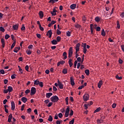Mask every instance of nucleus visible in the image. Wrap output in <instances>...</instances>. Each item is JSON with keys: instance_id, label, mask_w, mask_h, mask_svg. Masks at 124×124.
Instances as JSON below:
<instances>
[{"instance_id": "obj_1", "label": "nucleus", "mask_w": 124, "mask_h": 124, "mask_svg": "<svg viewBox=\"0 0 124 124\" xmlns=\"http://www.w3.org/2000/svg\"><path fill=\"white\" fill-rule=\"evenodd\" d=\"M59 99V97L57 95H54L50 98V100L52 102H58Z\"/></svg>"}, {"instance_id": "obj_2", "label": "nucleus", "mask_w": 124, "mask_h": 124, "mask_svg": "<svg viewBox=\"0 0 124 124\" xmlns=\"http://www.w3.org/2000/svg\"><path fill=\"white\" fill-rule=\"evenodd\" d=\"M81 46L83 47V52L84 54L87 53V43H82Z\"/></svg>"}, {"instance_id": "obj_3", "label": "nucleus", "mask_w": 124, "mask_h": 124, "mask_svg": "<svg viewBox=\"0 0 124 124\" xmlns=\"http://www.w3.org/2000/svg\"><path fill=\"white\" fill-rule=\"evenodd\" d=\"M31 95H34V94H35V93H36V88L34 87H31Z\"/></svg>"}, {"instance_id": "obj_4", "label": "nucleus", "mask_w": 124, "mask_h": 124, "mask_svg": "<svg viewBox=\"0 0 124 124\" xmlns=\"http://www.w3.org/2000/svg\"><path fill=\"white\" fill-rule=\"evenodd\" d=\"M73 54V48L72 47H70L68 52V58H71L72 57V55Z\"/></svg>"}, {"instance_id": "obj_5", "label": "nucleus", "mask_w": 124, "mask_h": 124, "mask_svg": "<svg viewBox=\"0 0 124 124\" xmlns=\"http://www.w3.org/2000/svg\"><path fill=\"white\" fill-rule=\"evenodd\" d=\"M84 101H88L90 98V95L88 94H85L83 96Z\"/></svg>"}, {"instance_id": "obj_6", "label": "nucleus", "mask_w": 124, "mask_h": 124, "mask_svg": "<svg viewBox=\"0 0 124 124\" xmlns=\"http://www.w3.org/2000/svg\"><path fill=\"white\" fill-rule=\"evenodd\" d=\"M69 111H70V108L69 107H68L66 109V112L65 113V117L66 118H67L69 116Z\"/></svg>"}, {"instance_id": "obj_7", "label": "nucleus", "mask_w": 124, "mask_h": 124, "mask_svg": "<svg viewBox=\"0 0 124 124\" xmlns=\"http://www.w3.org/2000/svg\"><path fill=\"white\" fill-rule=\"evenodd\" d=\"M70 83L72 86H74V85H75V82H74V78H73V77H71L70 78Z\"/></svg>"}, {"instance_id": "obj_8", "label": "nucleus", "mask_w": 124, "mask_h": 124, "mask_svg": "<svg viewBox=\"0 0 124 124\" xmlns=\"http://www.w3.org/2000/svg\"><path fill=\"white\" fill-rule=\"evenodd\" d=\"M52 30H50L49 31H48L46 33V35H49V38H51V37H52Z\"/></svg>"}, {"instance_id": "obj_9", "label": "nucleus", "mask_w": 124, "mask_h": 124, "mask_svg": "<svg viewBox=\"0 0 124 124\" xmlns=\"http://www.w3.org/2000/svg\"><path fill=\"white\" fill-rule=\"evenodd\" d=\"M13 29H14V31H17V30L19 29V24H15L13 25Z\"/></svg>"}, {"instance_id": "obj_10", "label": "nucleus", "mask_w": 124, "mask_h": 124, "mask_svg": "<svg viewBox=\"0 0 124 124\" xmlns=\"http://www.w3.org/2000/svg\"><path fill=\"white\" fill-rule=\"evenodd\" d=\"M11 110H15V103L11 102Z\"/></svg>"}, {"instance_id": "obj_11", "label": "nucleus", "mask_w": 124, "mask_h": 124, "mask_svg": "<svg viewBox=\"0 0 124 124\" xmlns=\"http://www.w3.org/2000/svg\"><path fill=\"white\" fill-rule=\"evenodd\" d=\"M12 114H10L9 116H8V123H11V121L12 120Z\"/></svg>"}, {"instance_id": "obj_12", "label": "nucleus", "mask_w": 124, "mask_h": 124, "mask_svg": "<svg viewBox=\"0 0 124 124\" xmlns=\"http://www.w3.org/2000/svg\"><path fill=\"white\" fill-rule=\"evenodd\" d=\"M52 95H53V93H46V97H47V98H50V97H51Z\"/></svg>"}, {"instance_id": "obj_13", "label": "nucleus", "mask_w": 124, "mask_h": 124, "mask_svg": "<svg viewBox=\"0 0 124 124\" xmlns=\"http://www.w3.org/2000/svg\"><path fill=\"white\" fill-rule=\"evenodd\" d=\"M21 101H22V102H23L24 103H26V102H27V101H28V99L27 98H26L25 97H23L21 98Z\"/></svg>"}, {"instance_id": "obj_14", "label": "nucleus", "mask_w": 124, "mask_h": 124, "mask_svg": "<svg viewBox=\"0 0 124 124\" xmlns=\"http://www.w3.org/2000/svg\"><path fill=\"white\" fill-rule=\"evenodd\" d=\"M68 63L70 67H71L72 65H73V63H72V59H70L68 61Z\"/></svg>"}, {"instance_id": "obj_15", "label": "nucleus", "mask_w": 124, "mask_h": 124, "mask_svg": "<svg viewBox=\"0 0 124 124\" xmlns=\"http://www.w3.org/2000/svg\"><path fill=\"white\" fill-rule=\"evenodd\" d=\"M103 84V83H102V80H100L98 83V88H99V89H100V88H101V86H102Z\"/></svg>"}, {"instance_id": "obj_16", "label": "nucleus", "mask_w": 124, "mask_h": 124, "mask_svg": "<svg viewBox=\"0 0 124 124\" xmlns=\"http://www.w3.org/2000/svg\"><path fill=\"white\" fill-rule=\"evenodd\" d=\"M51 43L53 45H57V44H58V41L57 40H53L51 41Z\"/></svg>"}, {"instance_id": "obj_17", "label": "nucleus", "mask_w": 124, "mask_h": 124, "mask_svg": "<svg viewBox=\"0 0 124 124\" xmlns=\"http://www.w3.org/2000/svg\"><path fill=\"white\" fill-rule=\"evenodd\" d=\"M70 8L72 10L75 9V8H76V4H72L71 5Z\"/></svg>"}, {"instance_id": "obj_18", "label": "nucleus", "mask_w": 124, "mask_h": 124, "mask_svg": "<svg viewBox=\"0 0 124 124\" xmlns=\"http://www.w3.org/2000/svg\"><path fill=\"white\" fill-rule=\"evenodd\" d=\"M63 57H64V60H66V59H67V53L66 52H64L63 53Z\"/></svg>"}, {"instance_id": "obj_19", "label": "nucleus", "mask_w": 124, "mask_h": 124, "mask_svg": "<svg viewBox=\"0 0 124 124\" xmlns=\"http://www.w3.org/2000/svg\"><path fill=\"white\" fill-rule=\"evenodd\" d=\"M7 90L9 93H11V92H12V91H13V88H12V87H11V86H9V87H8Z\"/></svg>"}, {"instance_id": "obj_20", "label": "nucleus", "mask_w": 124, "mask_h": 124, "mask_svg": "<svg viewBox=\"0 0 124 124\" xmlns=\"http://www.w3.org/2000/svg\"><path fill=\"white\" fill-rule=\"evenodd\" d=\"M15 45H16V41H15L12 44L11 46V49L12 50L13 48L15 46Z\"/></svg>"}, {"instance_id": "obj_21", "label": "nucleus", "mask_w": 124, "mask_h": 124, "mask_svg": "<svg viewBox=\"0 0 124 124\" xmlns=\"http://www.w3.org/2000/svg\"><path fill=\"white\" fill-rule=\"evenodd\" d=\"M58 86H59V88L61 89V90H62V89H63V84H62V83H59Z\"/></svg>"}, {"instance_id": "obj_22", "label": "nucleus", "mask_w": 124, "mask_h": 124, "mask_svg": "<svg viewBox=\"0 0 124 124\" xmlns=\"http://www.w3.org/2000/svg\"><path fill=\"white\" fill-rule=\"evenodd\" d=\"M62 73H63V74H67V69L66 68H64L62 70Z\"/></svg>"}, {"instance_id": "obj_23", "label": "nucleus", "mask_w": 124, "mask_h": 124, "mask_svg": "<svg viewBox=\"0 0 124 124\" xmlns=\"http://www.w3.org/2000/svg\"><path fill=\"white\" fill-rule=\"evenodd\" d=\"M47 120L49 122H53V117H52V116L49 115Z\"/></svg>"}, {"instance_id": "obj_24", "label": "nucleus", "mask_w": 124, "mask_h": 124, "mask_svg": "<svg viewBox=\"0 0 124 124\" xmlns=\"http://www.w3.org/2000/svg\"><path fill=\"white\" fill-rule=\"evenodd\" d=\"M97 124H101V123H103V120H102V119H101L100 120L97 119Z\"/></svg>"}, {"instance_id": "obj_25", "label": "nucleus", "mask_w": 124, "mask_h": 124, "mask_svg": "<svg viewBox=\"0 0 124 124\" xmlns=\"http://www.w3.org/2000/svg\"><path fill=\"white\" fill-rule=\"evenodd\" d=\"M43 12L40 11L39 12V16L40 18H43Z\"/></svg>"}, {"instance_id": "obj_26", "label": "nucleus", "mask_w": 124, "mask_h": 124, "mask_svg": "<svg viewBox=\"0 0 124 124\" xmlns=\"http://www.w3.org/2000/svg\"><path fill=\"white\" fill-rule=\"evenodd\" d=\"M101 35H102V36H105L106 35V33H105V31H104V29H103L102 30Z\"/></svg>"}, {"instance_id": "obj_27", "label": "nucleus", "mask_w": 124, "mask_h": 124, "mask_svg": "<svg viewBox=\"0 0 124 124\" xmlns=\"http://www.w3.org/2000/svg\"><path fill=\"white\" fill-rule=\"evenodd\" d=\"M85 73L86 75H90V70L89 69L85 70Z\"/></svg>"}, {"instance_id": "obj_28", "label": "nucleus", "mask_w": 124, "mask_h": 124, "mask_svg": "<svg viewBox=\"0 0 124 124\" xmlns=\"http://www.w3.org/2000/svg\"><path fill=\"white\" fill-rule=\"evenodd\" d=\"M100 110H101V108H100V107H99L94 111V113H97V112H99Z\"/></svg>"}, {"instance_id": "obj_29", "label": "nucleus", "mask_w": 124, "mask_h": 124, "mask_svg": "<svg viewBox=\"0 0 124 124\" xmlns=\"http://www.w3.org/2000/svg\"><path fill=\"white\" fill-rule=\"evenodd\" d=\"M39 80H36L34 81V85H39Z\"/></svg>"}, {"instance_id": "obj_30", "label": "nucleus", "mask_w": 124, "mask_h": 124, "mask_svg": "<svg viewBox=\"0 0 124 124\" xmlns=\"http://www.w3.org/2000/svg\"><path fill=\"white\" fill-rule=\"evenodd\" d=\"M0 31H2V32H4L5 31V30L2 27H0Z\"/></svg>"}, {"instance_id": "obj_31", "label": "nucleus", "mask_w": 124, "mask_h": 124, "mask_svg": "<svg viewBox=\"0 0 124 124\" xmlns=\"http://www.w3.org/2000/svg\"><path fill=\"white\" fill-rule=\"evenodd\" d=\"M89 105H90V104H84V108L85 109V110H87V109H88V106Z\"/></svg>"}, {"instance_id": "obj_32", "label": "nucleus", "mask_w": 124, "mask_h": 124, "mask_svg": "<svg viewBox=\"0 0 124 124\" xmlns=\"http://www.w3.org/2000/svg\"><path fill=\"white\" fill-rule=\"evenodd\" d=\"M26 53L27 55H31V50L27 49L26 50Z\"/></svg>"}, {"instance_id": "obj_33", "label": "nucleus", "mask_w": 124, "mask_h": 124, "mask_svg": "<svg viewBox=\"0 0 124 124\" xmlns=\"http://www.w3.org/2000/svg\"><path fill=\"white\" fill-rule=\"evenodd\" d=\"M95 22H99V21H100V18H99V17L97 16L95 18Z\"/></svg>"}, {"instance_id": "obj_34", "label": "nucleus", "mask_w": 124, "mask_h": 124, "mask_svg": "<svg viewBox=\"0 0 124 124\" xmlns=\"http://www.w3.org/2000/svg\"><path fill=\"white\" fill-rule=\"evenodd\" d=\"M57 40L56 41H57V42H60V41H61V39H62V38H61L60 36H57V38H56Z\"/></svg>"}, {"instance_id": "obj_35", "label": "nucleus", "mask_w": 124, "mask_h": 124, "mask_svg": "<svg viewBox=\"0 0 124 124\" xmlns=\"http://www.w3.org/2000/svg\"><path fill=\"white\" fill-rule=\"evenodd\" d=\"M39 86L41 87V88H43V82L41 81L39 82Z\"/></svg>"}, {"instance_id": "obj_36", "label": "nucleus", "mask_w": 124, "mask_h": 124, "mask_svg": "<svg viewBox=\"0 0 124 124\" xmlns=\"http://www.w3.org/2000/svg\"><path fill=\"white\" fill-rule=\"evenodd\" d=\"M116 78L118 80H122L123 79V78L122 77H119V75H116Z\"/></svg>"}, {"instance_id": "obj_37", "label": "nucleus", "mask_w": 124, "mask_h": 124, "mask_svg": "<svg viewBox=\"0 0 124 124\" xmlns=\"http://www.w3.org/2000/svg\"><path fill=\"white\" fill-rule=\"evenodd\" d=\"M9 37H10V36L8 35V34H7L5 35V39H6V40H7Z\"/></svg>"}, {"instance_id": "obj_38", "label": "nucleus", "mask_w": 124, "mask_h": 124, "mask_svg": "<svg viewBox=\"0 0 124 124\" xmlns=\"http://www.w3.org/2000/svg\"><path fill=\"white\" fill-rule=\"evenodd\" d=\"M77 63H78V62L77 61H75V62H74V68H76Z\"/></svg>"}, {"instance_id": "obj_39", "label": "nucleus", "mask_w": 124, "mask_h": 124, "mask_svg": "<svg viewBox=\"0 0 124 124\" xmlns=\"http://www.w3.org/2000/svg\"><path fill=\"white\" fill-rule=\"evenodd\" d=\"M1 43L2 44V45H5V42L4 39L3 38H2L1 39Z\"/></svg>"}, {"instance_id": "obj_40", "label": "nucleus", "mask_w": 124, "mask_h": 124, "mask_svg": "<svg viewBox=\"0 0 124 124\" xmlns=\"http://www.w3.org/2000/svg\"><path fill=\"white\" fill-rule=\"evenodd\" d=\"M66 36H71V33L70 32V31H68L66 32Z\"/></svg>"}, {"instance_id": "obj_41", "label": "nucleus", "mask_w": 124, "mask_h": 124, "mask_svg": "<svg viewBox=\"0 0 124 124\" xmlns=\"http://www.w3.org/2000/svg\"><path fill=\"white\" fill-rule=\"evenodd\" d=\"M57 33L58 35H60V34H61L62 32L61 31H60V30L57 29Z\"/></svg>"}, {"instance_id": "obj_42", "label": "nucleus", "mask_w": 124, "mask_h": 124, "mask_svg": "<svg viewBox=\"0 0 124 124\" xmlns=\"http://www.w3.org/2000/svg\"><path fill=\"white\" fill-rule=\"evenodd\" d=\"M73 113H74L73 110L72 109H71L70 113L69 114L70 117H71V116H73Z\"/></svg>"}, {"instance_id": "obj_43", "label": "nucleus", "mask_w": 124, "mask_h": 124, "mask_svg": "<svg viewBox=\"0 0 124 124\" xmlns=\"http://www.w3.org/2000/svg\"><path fill=\"white\" fill-rule=\"evenodd\" d=\"M31 93V90H30V89H27L25 91V93L26 94H28V93Z\"/></svg>"}, {"instance_id": "obj_44", "label": "nucleus", "mask_w": 124, "mask_h": 124, "mask_svg": "<svg viewBox=\"0 0 124 124\" xmlns=\"http://www.w3.org/2000/svg\"><path fill=\"white\" fill-rule=\"evenodd\" d=\"M21 30V31H26V27H25V26L24 25H22Z\"/></svg>"}, {"instance_id": "obj_45", "label": "nucleus", "mask_w": 124, "mask_h": 124, "mask_svg": "<svg viewBox=\"0 0 124 124\" xmlns=\"http://www.w3.org/2000/svg\"><path fill=\"white\" fill-rule=\"evenodd\" d=\"M69 124H74V118L69 122Z\"/></svg>"}, {"instance_id": "obj_46", "label": "nucleus", "mask_w": 124, "mask_h": 124, "mask_svg": "<svg viewBox=\"0 0 124 124\" xmlns=\"http://www.w3.org/2000/svg\"><path fill=\"white\" fill-rule=\"evenodd\" d=\"M100 30H101V28H100V27H97L96 28V31H100Z\"/></svg>"}, {"instance_id": "obj_47", "label": "nucleus", "mask_w": 124, "mask_h": 124, "mask_svg": "<svg viewBox=\"0 0 124 124\" xmlns=\"http://www.w3.org/2000/svg\"><path fill=\"white\" fill-rule=\"evenodd\" d=\"M63 115H62V113H60L59 114H58V116L59 118H60V119H62V118L63 117Z\"/></svg>"}, {"instance_id": "obj_48", "label": "nucleus", "mask_w": 124, "mask_h": 124, "mask_svg": "<svg viewBox=\"0 0 124 124\" xmlns=\"http://www.w3.org/2000/svg\"><path fill=\"white\" fill-rule=\"evenodd\" d=\"M16 75L14 74L11 76V79H16Z\"/></svg>"}, {"instance_id": "obj_49", "label": "nucleus", "mask_w": 124, "mask_h": 124, "mask_svg": "<svg viewBox=\"0 0 124 124\" xmlns=\"http://www.w3.org/2000/svg\"><path fill=\"white\" fill-rule=\"evenodd\" d=\"M39 29H40V31H44V28L43 27H41V25H40L39 26Z\"/></svg>"}, {"instance_id": "obj_50", "label": "nucleus", "mask_w": 124, "mask_h": 124, "mask_svg": "<svg viewBox=\"0 0 124 124\" xmlns=\"http://www.w3.org/2000/svg\"><path fill=\"white\" fill-rule=\"evenodd\" d=\"M53 91L54 92H57L58 91V89H57V87H56L55 86H53Z\"/></svg>"}, {"instance_id": "obj_51", "label": "nucleus", "mask_w": 124, "mask_h": 124, "mask_svg": "<svg viewBox=\"0 0 124 124\" xmlns=\"http://www.w3.org/2000/svg\"><path fill=\"white\" fill-rule=\"evenodd\" d=\"M53 105V103L49 102L48 104L47 105V107H51Z\"/></svg>"}, {"instance_id": "obj_52", "label": "nucleus", "mask_w": 124, "mask_h": 124, "mask_svg": "<svg viewBox=\"0 0 124 124\" xmlns=\"http://www.w3.org/2000/svg\"><path fill=\"white\" fill-rule=\"evenodd\" d=\"M36 36L37 37H38V38H39V39L41 38V35L40 34L37 33Z\"/></svg>"}, {"instance_id": "obj_53", "label": "nucleus", "mask_w": 124, "mask_h": 124, "mask_svg": "<svg viewBox=\"0 0 124 124\" xmlns=\"http://www.w3.org/2000/svg\"><path fill=\"white\" fill-rule=\"evenodd\" d=\"M81 46V44L80 43H78L76 45V48H79Z\"/></svg>"}, {"instance_id": "obj_54", "label": "nucleus", "mask_w": 124, "mask_h": 124, "mask_svg": "<svg viewBox=\"0 0 124 124\" xmlns=\"http://www.w3.org/2000/svg\"><path fill=\"white\" fill-rule=\"evenodd\" d=\"M80 50L79 47H76V53H78L79 51Z\"/></svg>"}, {"instance_id": "obj_55", "label": "nucleus", "mask_w": 124, "mask_h": 124, "mask_svg": "<svg viewBox=\"0 0 124 124\" xmlns=\"http://www.w3.org/2000/svg\"><path fill=\"white\" fill-rule=\"evenodd\" d=\"M32 48H33V46L32 45H30L28 46V49H32Z\"/></svg>"}, {"instance_id": "obj_56", "label": "nucleus", "mask_w": 124, "mask_h": 124, "mask_svg": "<svg viewBox=\"0 0 124 124\" xmlns=\"http://www.w3.org/2000/svg\"><path fill=\"white\" fill-rule=\"evenodd\" d=\"M44 102L46 104H48V103L50 102V100H49V99H46L44 101Z\"/></svg>"}, {"instance_id": "obj_57", "label": "nucleus", "mask_w": 124, "mask_h": 124, "mask_svg": "<svg viewBox=\"0 0 124 124\" xmlns=\"http://www.w3.org/2000/svg\"><path fill=\"white\" fill-rule=\"evenodd\" d=\"M28 113H31V108H29L27 109Z\"/></svg>"}, {"instance_id": "obj_58", "label": "nucleus", "mask_w": 124, "mask_h": 124, "mask_svg": "<svg viewBox=\"0 0 124 124\" xmlns=\"http://www.w3.org/2000/svg\"><path fill=\"white\" fill-rule=\"evenodd\" d=\"M8 92L9 91H8V89H7V90L4 89L3 90L4 93H8Z\"/></svg>"}, {"instance_id": "obj_59", "label": "nucleus", "mask_w": 124, "mask_h": 124, "mask_svg": "<svg viewBox=\"0 0 124 124\" xmlns=\"http://www.w3.org/2000/svg\"><path fill=\"white\" fill-rule=\"evenodd\" d=\"M116 106H117V104L114 103L112 105V108H116Z\"/></svg>"}, {"instance_id": "obj_60", "label": "nucleus", "mask_w": 124, "mask_h": 124, "mask_svg": "<svg viewBox=\"0 0 124 124\" xmlns=\"http://www.w3.org/2000/svg\"><path fill=\"white\" fill-rule=\"evenodd\" d=\"M75 28H76L77 29H78V28H80V25L79 24H76L75 25Z\"/></svg>"}, {"instance_id": "obj_61", "label": "nucleus", "mask_w": 124, "mask_h": 124, "mask_svg": "<svg viewBox=\"0 0 124 124\" xmlns=\"http://www.w3.org/2000/svg\"><path fill=\"white\" fill-rule=\"evenodd\" d=\"M25 70H26V71H29V65H26L25 66Z\"/></svg>"}, {"instance_id": "obj_62", "label": "nucleus", "mask_w": 124, "mask_h": 124, "mask_svg": "<svg viewBox=\"0 0 124 124\" xmlns=\"http://www.w3.org/2000/svg\"><path fill=\"white\" fill-rule=\"evenodd\" d=\"M83 88H84V85H81L78 87V90H82Z\"/></svg>"}, {"instance_id": "obj_63", "label": "nucleus", "mask_w": 124, "mask_h": 124, "mask_svg": "<svg viewBox=\"0 0 124 124\" xmlns=\"http://www.w3.org/2000/svg\"><path fill=\"white\" fill-rule=\"evenodd\" d=\"M14 52H15V53H18V50L17 49V47H16L15 48H14Z\"/></svg>"}, {"instance_id": "obj_64", "label": "nucleus", "mask_w": 124, "mask_h": 124, "mask_svg": "<svg viewBox=\"0 0 124 124\" xmlns=\"http://www.w3.org/2000/svg\"><path fill=\"white\" fill-rule=\"evenodd\" d=\"M56 124H61V122L60 121V120H57Z\"/></svg>"}]
</instances>
